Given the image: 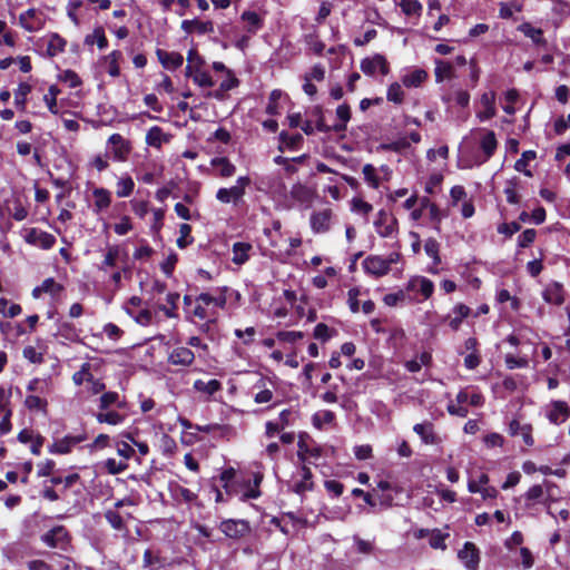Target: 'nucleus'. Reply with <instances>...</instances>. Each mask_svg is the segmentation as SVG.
<instances>
[{"label": "nucleus", "instance_id": "obj_30", "mask_svg": "<svg viewBox=\"0 0 570 570\" xmlns=\"http://www.w3.org/2000/svg\"><path fill=\"white\" fill-rule=\"evenodd\" d=\"M125 311L139 325L148 326L153 322L154 314L148 308H142L140 311H136V309H132L131 307H125Z\"/></svg>", "mask_w": 570, "mask_h": 570}, {"label": "nucleus", "instance_id": "obj_57", "mask_svg": "<svg viewBox=\"0 0 570 570\" xmlns=\"http://www.w3.org/2000/svg\"><path fill=\"white\" fill-rule=\"evenodd\" d=\"M106 520L116 530H122L125 527L122 517L115 510H107L105 513Z\"/></svg>", "mask_w": 570, "mask_h": 570}, {"label": "nucleus", "instance_id": "obj_50", "mask_svg": "<svg viewBox=\"0 0 570 570\" xmlns=\"http://www.w3.org/2000/svg\"><path fill=\"white\" fill-rule=\"evenodd\" d=\"M335 420V414L332 411H322L313 416V424L317 429H322L325 424H331Z\"/></svg>", "mask_w": 570, "mask_h": 570}, {"label": "nucleus", "instance_id": "obj_5", "mask_svg": "<svg viewBox=\"0 0 570 570\" xmlns=\"http://www.w3.org/2000/svg\"><path fill=\"white\" fill-rule=\"evenodd\" d=\"M228 287H218L213 293H202L196 297V302L203 303L207 307L213 305L218 308H224L227 303Z\"/></svg>", "mask_w": 570, "mask_h": 570}, {"label": "nucleus", "instance_id": "obj_59", "mask_svg": "<svg viewBox=\"0 0 570 570\" xmlns=\"http://www.w3.org/2000/svg\"><path fill=\"white\" fill-rule=\"evenodd\" d=\"M362 173L365 180L374 188L379 187V178L376 176V169L373 165L366 164L363 166Z\"/></svg>", "mask_w": 570, "mask_h": 570}, {"label": "nucleus", "instance_id": "obj_14", "mask_svg": "<svg viewBox=\"0 0 570 570\" xmlns=\"http://www.w3.org/2000/svg\"><path fill=\"white\" fill-rule=\"evenodd\" d=\"M363 267L366 273L375 276H383L389 273L387 264L381 256H368L363 261Z\"/></svg>", "mask_w": 570, "mask_h": 570}, {"label": "nucleus", "instance_id": "obj_48", "mask_svg": "<svg viewBox=\"0 0 570 570\" xmlns=\"http://www.w3.org/2000/svg\"><path fill=\"white\" fill-rule=\"evenodd\" d=\"M24 405L33 411H46L48 402L46 399L40 397L39 395H28L24 400Z\"/></svg>", "mask_w": 570, "mask_h": 570}, {"label": "nucleus", "instance_id": "obj_58", "mask_svg": "<svg viewBox=\"0 0 570 570\" xmlns=\"http://www.w3.org/2000/svg\"><path fill=\"white\" fill-rule=\"evenodd\" d=\"M22 355L26 360L35 364H40L43 362L42 353L38 352L36 347L31 345H28L23 348Z\"/></svg>", "mask_w": 570, "mask_h": 570}, {"label": "nucleus", "instance_id": "obj_39", "mask_svg": "<svg viewBox=\"0 0 570 570\" xmlns=\"http://www.w3.org/2000/svg\"><path fill=\"white\" fill-rule=\"evenodd\" d=\"M242 20L247 23V31L255 33L262 27L261 17L254 11H245L242 14Z\"/></svg>", "mask_w": 570, "mask_h": 570}, {"label": "nucleus", "instance_id": "obj_11", "mask_svg": "<svg viewBox=\"0 0 570 570\" xmlns=\"http://www.w3.org/2000/svg\"><path fill=\"white\" fill-rule=\"evenodd\" d=\"M194 361V352L186 346L175 347L168 355V362L173 365L190 366Z\"/></svg>", "mask_w": 570, "mask_h": 570}, {"label": "nucleus", "instance_id": "obj_63", "mask_svg": "<svg viewBox=\"0 0 570 570\" xmlns=\"http://www.w3.org/2000/svg\"><path fill=\"white\" fill-rule=\"evenodd\" d=\"M276 337L281 342L295 343L296 341L302 340L304 337V333L296 331H279L276 334Z\"/></svg>", "mask_w": 570, "mask_h": 570}, {"label": "nucleus", "instance_id": "obj_35", "mask_svg": "<svg viewBox=\"0 0 570 570\" xmlns=\"http://www.w3.org/2000/svg\"><path fill=\"white\" fill-rule=\"evenodd\" d=\"M95 207L98 212L109 207L111 203L110 191L104 188H96L94 190Z\"/></svg>", "mask_w": 570, "mask_h": 570}, {"label": "nucleus", "instance_id": "obj_9", "mask_svg": "<svg viewBox=\"0 0 570 570\" xmlns=\"http://www.w3.org/2000/svg\"><path fill=\"white\" fill-rule=\"evenodd\" d=\"M478 132L481 135L480 148L483 153V158L480 160V164H483L488 161L494 154L498 147V141L495 134L492 130L479 129Z\"/></svg>", "mask_w": 570, "mask_h": 570}, {"label": "nucleus", "instance_id": "obj_55", "mask_svg": "<svg viewBox=\"0 0 570 570\" xmlns=\"http://www.w3.org/2000/svg\"><path fill=\"white\" fill-rule=\"evenodd\" d=\"M193 81L202 88H210L214 86V80L210 75L206 71H203L200 68L196 69Z\"/></svg>", "mask_w": 570, "mask_h": 570}, {"label": "nucleus", "instance_id": "obj_21", "mask_svg": "<svg viewBox=\"0 0 570 570\" xmlns=\"http://www.w3.org/2000/svg\"><path fill=\"white\" fill-rule=\"evenodd\" d=\"M157 57L160 61V63L166 69H177L179 68L184 62V57L178 52H168L161 49L157 50Z\"/></svg>", "mask_w": 570, "mask_h": 570}, {"label": "nucleus", "instance_id": "obj_1", "mask_svg": "<svg viewBox=\"0 0 570 570\" xmlns=\"http://www.w3.org/2000/svg\"><path fill=\"white\" fill-rule=\"evenodd\" d=\"M107 145L109 153L116 161H126L132 149L130 141L120 134H112L108 138Z\"/></svg>", "mask_w": 570, "mask_h": 570}, {"label": "nucleus", "instance_id": "obj_4", "mask_svg": "<svg viewBox=\"0 0 570 570\" xmlns=\"http://www.w3.org/2000/svg\"><path fill=\"white\" fill-rule=\"evenodd\" d=\"M361 70L367 76H374L377 70H380L382 75H387L390 71L389 63L382 55H374L373 57L363 59L361 61Z\"/></svg>", "mask_w": 570, "mask_h": 570}, {"label": "nucleus", "instance_id": "obj_19", "mask_svg": "<svg viewBox=\"0 0 570 570\" xmlns=\"http://www.w3.org/2000/svg\"><path fill=\"white\" fill-rule=\"evenodd\" d=\"M433 289V283L425 277H414L407 284V291L421 293L424 299L432 295Z\"/></svg>", "mask_w": 570, "mask_h": 570}, {"label": "nucleus", "instance_id": "obj_7", "mask_svg": "<svg viewBox=\"0 0 570 570\" xmlns=\"http://www.w3.org/2000/svg\"><path fill=\"white\" fill-rule=\"evenodd\" d=\"M24 239L27 243L41 247L43 249L51 248L56 243V238L53 235L37 228H30L27 232Z\"/></svg>", "mask_w": 570, "mask_h": 570}, {"label": "nucleus", "instance_id": "obj_31", "mask_svg": "<svg viewBox=\"0 0 570 570\" xmlns=\"http://www.w3.org/2000/svg\"><path fill=\"white\" fill-rule=\"evenodd\" d=\"M435 80L441 82L444 79H451L454 76L453 66L449 61L435 60Z\"/></svg>", "mask_w": 570, "mask_h": 570}, {"label": "nucleus", "instance_id": "obj_52", "mask_svg": "<svg viewBox=\"0 0 570 570\" xmlns=\"http://www.w3.org/2000/svg\"><path fill=\"white\" fill-rule=\"evenodd\" d=\"M90 364L83 363L78 372L72 375V381L76 385H81L83 382L92 381L90 374Z\"/></svg>", "mask_w": 570, "mask_h": 570}, {"label": "nucleus", "instance_id": "obj_24", "mask_svg": "<svg viewBox=\"0 0 570 570\" xmlns=\"http://www.w3.org/2000/svg\"><path fill=\"white\" fill-rule=\"evenodd\" d=\"M428 78V72L423 69H414L402 77V82L407 88L420 87Z\"/></svg>", "mask_w": 570, "mask_h": 570}, {"label": "nucleus", "instance_id": "obj_53", "mask_svg": "<svg viewBox=\"0 0 570 570\" xmlns=\"http://www.w3.org/2000/svg\"><path fill=\"white\" fill-rule=\"evenodd\" d=\"M104 465L107 472L112 475L119 474L128 468L126 461H117L116 459H107Z\"/></svg>", "mask_w": 570, "mask_h": 570}, {"label": "nucleus", "instance_id": "obj_56", "mask_svg": "<svg viewBox=\"0 0 570 570\" xmlns=\"http://www.w3.org/2000/svg\"><path fill=\"white\" fill-rule=\"evenodd\" d=\"M30 91H31V86L26 82H21L14 92L16 106L23 108L24 104H26V97Z\"/></svg>", "mask_w": 570, "mask_h": 570}, {"label": "nucleus", "instance_id": "obj_22", "mask_svg": "<svg viewBox=\"0 0 570 570\" xmlns=\"http://www.w3.org/2000/svg\"><path fill=\"white\" fill-rule=\"evenodd\" d=\"M413 431L421 438L425 444L438 443V436L434 433V426L431 422L415 424Z\"/></svg>", "mask_w": 570, "mask_h": 570}, {"label": "nucleus", "instance_id": "obj_23", "mask_svg": "<svg viewBox=\"0 0 570 570\" xmlns=\"http://www.w3.org/2000/svg\"><path fill=\"white\" fill-rule=\"evenodd\" d=\"M456 402L463 404H470L472 406H482L484 403V397L481 393L475 391H469L468 389L461 390L456 394Z\"/></svg>", "mask_w": 570, "mask_h": 570}, {"label": "nucleus", "instance_id": "obj_36", "mask_svg": "<svg viewBox=\"0 0 570 570\" xmlns=\"http://www.w3.org/2000/svg\"><path fill=\"white\" fill-rule=\"evenodd\" d=\"M336 116L341 120V122L340 124H335L333 126V130L334 131H343V130H345L346 129V124L351 119V109H350L348 105H346V104L340 105L337 107V109H336Z\"/></svg>", "mask_w": 570, "mask_h": 570}, {"label": "nucleus", "instance_id": "obj_12", "mask_svg": "<svg viewBox=\"0 0 570 570\" xmlns=\"http://www.w3.org/2000/svg\"><path fill=\"white\" fill-rule=\"evenodd\" d=\"M333 218L332 209H323L315 212L311 216V227L315 233H325L330 229Z\"/></svg>", "mask_w": 570, "mask_h": 570}, {"label": "nucleus", "instance_id": "obj_49", "mask_svg": "<svg viewBox=\"0 0 570 570\" xmlns=\"http://www.w3.org/2000/svg\"><path fill=\"white\" fill-rule=\"evenodd\" d=\"M387 100L395 104H402L404 99V91L399 82H393L387 88Z\"/></svg>", "mask_w": 570, "mask_h": 570}, {"label": "nucleus", "instance_id": "obj_38", "mask_svg": "<svg viewBox=\"0 0 570 570\" xmlns=\"http://www.w3.org/2000/svg\"><path fill=\"white\" fill-rule=\"evenodd\" d=\"M312 472L308 468H302V480L294 485V491L296 493H304L305 491L312 490Z\"/></svg>", "mask_w": 570, "mask_h": 570}, {"label": "nucleus", "instance_id": "obj_25", "mask_svg": "<svg viewBox=\"0 0 570 570\" xmlns=\"http://www.w3.org/2000/svg\"><path fill=\"white\" fill-rule=\"evenodd\" d=\"M120 257V247L118 245H110L106 248L104 261L99 265V269L107 272L108 268H112L117 265V261Z\"/></svg>", "mask_w": 570, "mask_h": 570}, {"label": "nucleus", "instance_id": "obj_8", "mask_svg": "<svg viewBox=\"0 0 570 570\" xmlns=\"http://www.w3.org/2000/svg\"><path fill=\"white\" fill-rule=\"evenodd\" d=\"M458 557L463 562L466 569L478 570L480 562V553L474 543L465 542L463 548L459 550Z\"/></svg>", "mask_w": 570, "mask_h": 570}, {"label": "nucleus", "instance_id": "obj_44", "mask_svg": "<svg viewBox=\"0 0 570 570\" xmlns=\"http://www.w3.org/2000/svg\"><path fill=\"white\" fill-rule=\"evenodd\" d=\"M96 419L99 423H107L110 425H118L124 421V415L115 411L99 412L96 414Z\"/></svg>", "mask_w": 570, "mask_h": 570}, {"label": "nucleus", "instance_id": "obj_62", "mask_svg": "<svg viewBox=\"0 0 570 570\" xmlns=\"http://www.w3.org/2000/svg\"><path fill=\"white\" fill-rule=\"evenodd\" d=\"M279 138L281 141L291 149H295L303 141V137L301 134L288 135L286 131H282Z\"/></svg>", "mask_w": 570, "mask_h": 570}, {"label": "nucleus", "instance_id": "obj_32", "mask_svg": "<svg viewBox=\"0 0 570 570\" xmlns=\"http://www.w3.org/2000/svg\"><path fill=\"white\" fill-rule=\"evenodd\" d=\"M66 45V40L58 33L50 35L47 45V55L49 57H56L65 50Z\"/></svg>", "mask_w": 570, "mask_h": 570}, {"label": "nucleus", "instance_id": "obj_20", "mask_svg": "<svg viewBox=\"0 0 570 570\" xmlns=\"http://www.w3.org/2000/svg\"><path fill=\"white\" fill-rule=\"evenodd\" d=\"M170 138V134H166L160 127L154 126L147 131L146 144L155 148H160L163 144L169 142Z\"/></svg>", "mask_w": 570, "mask_h": 570}, {"label": "nucleus", "instance_id": "obj_40", "mask_svg": "<svg viewBox=\"0 0 570 570\" xmlns=\"http://www.w3.org/2000/svg\"><path fill=\"white\" fill-rule=\"evenodd\" d=\"M424 250L426 255L432 258L434 266H438L441 263V257L439 254L440 244L436 239L428 238L424 244Z\"/></svg>", "mask_w": 570, "mask_h": 570}, {"label": "nucleus", "instance_id": "obj_41", "mask_svg": "<svg viewBox=\"0 0 570 570\" xmlns=\"http://www.w3.org/2000/svg\"><path fill=\"white\" fill-rule=\"evenodd\" d=\"M97 43L99 49H105L108 46V40L105 36V31L101 27L94 30L91 35H88L85 39V43L94 45Z\"/></svg>", "mask_w": 570, "mask_h": 570}, {"label": "nucleus", "instance_id": "obj_60", "mask_svg": "<svg viewBox=\"0 0 570 570\" xmlns=\"http://www.w3.org/2000/svg\"><path fill=\"white\" fill-rule=\"evenodd\" d=\"M114 404H117L118 406H120L119 394L117 392H107L101 395L100 406H99L101 410H107Z\"/></svg>", "mask_w": 570, "mask_h": 570}, {"label": "nucleus", "instance_id": "obj_51", "mask_svg": "<svg viewBox=\"0 0 570 570\" xmlns=\"http://www.w3.org/2000/svg\"><path fill=\"white\" fill-rule=\"evenodd\" d=\"M410 147V141H409V138L406 137H403V138H400L395 141H391V142H386V144H382L380 146V148L382 150H385V151H395V153H400L406 148Z\"/></svg>", "mask_w": 570, "mask_h": 570}, {"label": "nucleus", "instance_id": "obj_64", "mask_svg": "<svg viewBox=\"0 0 570 570\" xmlns=\"http://www.w3.org/2000/svg\"><path fill=\"white\" fill-rule=\"evenodd\" d=\"M446 409H448V412L451 415H455V416H459V417H465L469 414V410H468L466 405L463 404V403H458L456 400L455 401H451L448 404Z\"/></svg>", "mask_w": 570, "mask_h": 570}, {"label": "nucleus", "instance_id": "obj_27", "mask_svg": "<svg viewBox=\"0 0 570 570\" xmlns=\"http://www.w3.org/2000/svg\"><path fill=\"white\" fill-rule=\"evenodd\" d=\"M252 249V245L249 243L244 242H237L233 245V258L232 261L237 264L242 265L246 263L249 258V250Z\"/></svg>", "mask_w": 570, "mask_h": 570}, {"label": "nucleus", "instance_id": "obj_34", "mask_svg": "<svg viewBox=\"0 0 570 570\" xmlns=\"http://www.w3.org/2000/svg\"><path fill=\"white\" fill-rule=\"evenodd\" d=\"M518 30L521 31L525 37L530 38L534 43L541 45L544 43L543 32L541 29L532 27L530 23H522L518 27Z\"/></svg>", "mask_w": 570, "mask_h": 570}, {"label": "nucleus", "instance_id": "obj_28", "mask_svg": "<svg viewBox=\"0 0 570 570\" xmlns=\"http://www.w3.org/2000/svg\"><path fill=\"white\" fill-rule=\"evenodd\" d=\"M216 198L224 204H228L230 202L237 203L243 198V190L235 186L230 188H219L216 193Z\"/></svg>", "mask_w": 570, "mask_h": 570}, {"label": "nucleus", "instance_id": "obj_33", "mask_svg": "<svg viewBox=\"0 0 570 570\" xmlns=\"http://www.w3.org/2000/svg\"><path fill=\"white\" fill-rule=\"evenodd\" d=\"M291 196L296 202H299L302 204L309 203L313 198L312 190L306 187L305 185H302L299 183L293 185L291 189Z\"/></svg>", "mask_w": 570, "mask_h": 570}, {"label": "nucleus", "instance_id": "obj_37", "mask_svg": "<svg viewBox=\"0 0 570 570\" xmlns=\"http://www.w3.org/2000/svg\"><path fill=\"white\" fill-rule=\"evenodd\" d=\"M121 58V52L118 50H114L105 58V62L107 63V72L111 77H118L120 73V69L118 66V60Z\"/></svg>", "mask_w": 570, "mask_h": 570}, {"label": "nucleus", "instance_id": "obj_47", "mask_svg": "<svg viewBox=\"0 0 570 570\" xmlns=\"http://www.w3.org/2000/svg\"><path fill=\"white\" fill-rule=\"evenodd\" d=\"M16 39L6 21L0 20V46L14 47Z\"/></svg>", "mask_w": 570, "mask_h": 570}, {"label": "nucleus", "instance_id": "obj_13", "mask_svg": "<svg viewBox=\"0 0 570 570\" xmlns=\"http://www.w3.org/2000/svg\"><path fill=\"white\" fill-rule=\"evenodd\" d=\"M570 416V409L566 402L554 401L548 410L547 417L553 424H561Z\"/></svg>", "mask_w": 570, "mask_h": 570}, {"label": "nucleus", "instance_id": "obj_26", "mask_svg": "<svg viewBox=\"0 0 570 570\" xmlns=\"http://www.w3.org/2000/svg\"><path fill=\"white\" fill-rule=\"evenodd\" d=\"M471 313L469 306L464 304H458L453 307L452 314L454 316H450L449 325L452 330L458 331L461 326L462 321L468 317Z\"/></svg>", "mask_w": 570, "mask_h": 570}, {"label": "nucleus", "instance_id": "obj_15", "mask_svg": "<svg viewBox=\"0 0 570 570\" xmlns=\"http://www.w3.org/2000/svg\"><path fill=\"white\" fill-rule=\"evenodd\" d=\"M186 33L197 32L198 35H206L214 32V24L212 21H200L198 19L184 20L180 24Z\"/></svg>", "mask_w": 570, "mask_h": 570}, {"label": "nucleus", "instance_id": "obj_61", "mask_svg": "<svg viewBox=\"0 0 570 570\" xmlns=\"http://www.w3.org/2000/svg\"><path fill=\"white\" fill-rule=\"evenodd\" d=\"M297 417L296 412L293 410H283L279 413L278 420L276 421L279 425H282L283 429L294 424L295 420Z\"/></svg>", "mask_w": 570, "mask_h": 570}, {"label": "nucleus", "instance_id": "obj_45", "mask_svg": "<svg viewBox=\"0 0 570 570\" xmlns=\"http://www.w3.org/2000/svg\"><path fill=\"white\" fill-rule=\"evenodd\" d=\"M399 6L406 16H420L422 11L419 0H400Z\"/></svg>", "mask_w": 570, "mask_h": 570}, {"label": "nucleus", "instance_id": "obj_29", "mask_svg": "<svg viewBox=\"0 0 570 570\" xmlns=\"http://www.w3.org/2000/svg\"><path fill=\"white\" fill-rule=\"evenodd\" d=\"M193 387L197 392L204 393L206 395H213L216 392L222 390V383L216 379L209 380L207 382H205L203 380H196L194 382Z\"/></svg>", "mask_w": 570, "mask_h": 570}, {"label": "nucleus", "instance_id": "obj_3", "mask_svg": "<svg viewBox=\"0 0 570 570\" xmlns=\"http://www.w3.org/2000/svg\"><path fill=\"white\" fill-rule=\"evenodd\" d=\"M220 531L228 538L239 539L250 532V527L245 520H225L219 525Z\"/></svg>", "mask_w": 570, "mask_h": 570}, {"label": "nucleus", "instance_id": "obj_54", "mask_svg": "<svg viewBox=\"0 0 570 570\" xmlns=\"http://www.w3.org/2000/svg\"><path fill=\"white\" fill-rule=\"evenodd\" d=\"M27 390L30 392H37L39 394H48L50 392V385L46 380L33 379L29 382Z\"/></svg>", "mask_w": 570, "mask_h": 570}, {"label": "nucleus", "instance_id": "obj_18", "mask_svg": "<svg viewBox=\"0 0 570 570\" xmlns=\"http://www.w3.org/2000/svg\"><path fill=\"white\" fill-rule=\"evenodd\" d=\"M62 291L63 286L50 277L46 278L40 286L33 288L32 296L39 298L41 294L46 293L52 297H58Z\"/></svg>", "mask_w": 570, "mask_h": 570}, {"label": "nucleus", "instance_id": "obj_43", "mask_svg": "<svg viewBox=\"0 0 570 570\" xmlns=\"http://www.w3.org/2000/svg\"><path fill=\"white\" fill-rule=\"evenodd\" d=\"M213 165L219 170L222 177H230L235 174L236 167L227 158H217Z\"/></svg>", "mask_w": 570, "mask_h": 570}, {"label": "nucleus", "instance_id": "obj_6", "mask_svg": "<svg viewBox=\"0 0 570 570\" xmlns=\"http://www.w3.org/2000/svg\"><path fill=\"white\" fill-rule=\"evenodd\" d=\"M86 440V435H67L62 439L56 440L50 446L49 452L52 454H67L70 453L71 450L79 444L80 442Z\"/></svg>", "mask_w": 570, "mask_h": 570}, {"label": "nucleus", "instance_id": "obj_42", "mask_svg": "<svg viewBox=\"0 0 570 570\" xmlns=\"http://www.w3.org/2000/svg\"><path fill=\"white\" fill-rule=\"evenodd\" d=\"M135 187V183L130 176L121 177L117 181L116 194L118 197H128Z\"/></svg>", "mask_w": 570, "mask_h": 570}, {"label": "nucleus", "instance_id": "obj_17", "mask_svg": "<svg viewBox=\"0 0 570 570\" xmlns=\"http://www.w3.org/2000/svg\"><path fill=\"white\" fill-rule=\"evenodd\" d=\"M480 102H481L483 109L478 112V118L481 121L489 120V119H491L492 117L495 116V112H497L495 111V106H494L495 94L493 91L484 92L481 96V101Z\"/></svg>", "mask_w": 570, "mask_h": 570}, {"label": "nucleus", "instance_id": "obj_2", "mask_svg": "<svg viewBox=\"0 0 570 570\" xmlns=\"http://www.w3.org/2000/svg\"><path fill=\"white\" fill-rule=\"evenodd\" d=\"M45 22V14L40 10L33 8L20 13L18 21L19 26L28 32H37L41 30Z\"/></svg>", "mask_w": 570, "mask_h": 570}, {"label": "nucleus", "instance_id": "obj_16", "mask_svg": "<svg viewBox=\"0 0 570 570\" xmlns=\"http://www.w3.org/2000/svg\"><path fill=\"white\" fill-rule=\"evenodd\" d=\"M509 433L512 436L520 434L528 446H532L534 443L532 438V426L530 424H521L517 419L509 423Z\"/></svg>", "mask_w": 570, "mask_h": 570}, {"label": "nucleus", "instance_id": "obj_46", "mask_svg": "<svg viewBox=\"0 0 570 570\" xmlns=\"http://www.w3.org/2000/svg\"><path fill=\"white\" fill-rule=\"evenodd\" d=\"M173 492L175 499L186 503L194 502L197 499V494L195 492L181 485H175Z\"/></svg>", "mask_w": 570, "mask_h": 570}, {"label": "nucleus", "instance_id": "obj_10", "mask_svg": "<svg viewBox=\"0 0 570 570\" xmlns=\"http://www.w3.org/2000/svg\"><path fill=\"white\" fill-rule=\"evenodd\" d=\"M396 219L391 217L385 210H380L377 218L374 222L376 233L381 237H390L393 235L396 228Z\"/></svg>", "mask_w": 570, "mask_h": 570}]
</instances>
